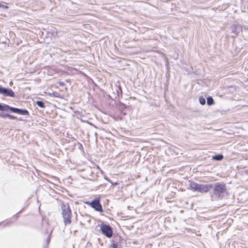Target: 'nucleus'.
Returning <instances> with one entry per match:
<instances>
[{"label":"nucleus","instance_id":"20","mask_svg":"<svg viewBox=\"0 0 248 248\" xmlns=\"http://www.w3.org/2000/svg\"><path fill=\"white\" fill-rule=\"evenodd\" d=\"M119 106V108L122 109L125 108H126V105L123 103H120Z\"/></svg>","mask_w":248,"mask_h":248},{"label":"nucleus","instance_id":"18","mask_svg":"<svg viewBox=\"0 0 248 248\" xmlns=\"http://www.w3.org/2000/svg\"><path fill=\"white\" fill-rule=\"evenodd\" d=\"M9 114L5 113L3 112L0 113V117L2 118H8Z\"/></svg>","mask_w":248,"mask_h":248},{"label":"nucleus","instance_id":"15","mask_svg":"<svg viewBox=\"0 0 248 248\" xmlns=\"http://www.w3.org/2000/svg\"><path fill=\"white\" fill-rule=\"evenodd\" d=\"M8 105L3 103H0V111H7Z\"/></svg>","mask_w":248,"mask_h":248},{"label":"nucleus","instance_id":"26","mask_svg":"<svg viewBox=\"0 0 248 248\" xmlns=\"http://www.w3.org/2000/svg\"><path fill=\"white\" fill-rule=\"evenodd\" d=\"M108 98H111V96L109 95H108Z\"/></svg>","mask_w":248,"mask_h":248},{"label":"nucleus","instance_id":"21","mask_svg":"<svg viewBox=\"0 0 248 248\" xmlns=\"http://www.w3.org/2000/svg\"><path fill=\"white\" fill-rule=\"evenodd\" d=\"M0 7L3 8L4 9H8L9 7L6 5L2 4L1 2H0Z\"/></svg>","mask_w":248,"mask_h":248},{"label":"nucleus","instance_id":"9","mask_svg":"<svg viewBox=\"0 0 248 248\" xmlns=\"http://www.w3.org/2000/svg\"><path fill=\"white\" fill-rule=\"evenodd\" d=\"M232 32L237 35L242 30V26L239 24H232L231 26Z\"/></svg>","mask_w":248,"mask_h":248},{"label":"nucleus","instance_id":"6","mask_svg":"<svg viewBox=\"0 0 248 248\" xmlns=\"http://www.w3.org/2000/svg\"><path fill=\"white\" fill-rule=\"evenodd\" d=\"M8 110H10L12 112L17 113L21 115L29 116L30 115L29 111L25 108H14L9 105L7 106V111Z\"/></svg>","mask_w":248,"mask_h":248},{"label":"nucleus","instance_id":"14","mask_svg":"<svg viewBox=\"0 0 248 248\" xmlns=\"http://www.w3.org/2000/svg\"><path fill=\"white\" fill-rule=\"evenodd\" d=\"M48 94L50 96H53V97L59 98H61V94L56 92H53L52 93H49Z\"/></svg>","mask_w":248,"mask_h":248},{"label":"nucleus","instance_id":"11","mask_svg":"<svg viewBox=\"0 0 248 248\" xmlns=\"http://www.w3.org/2000/svg\"><path fill=\"white\" fill-rule=\"evenodd\" d=\"M45 227L46 228V231H45V233L46 234L49 233V235L47 237V239H46V245L48 246V244H49V242L50 241V235H51V233L52 232V231H51L50 232H49V231L48 230V229H47V227H48V224H46L43 225V227Z\"/></svg>","mask_w":248,"mask_h":248},{"label":"nucleus","instance_id":"12","mask_svg":"<svg viewBox=\"0 0 248 248\" xmlns=\"http://www.w3.org/2000/svg\"><path fill=\"white\" fill-rule=\"evenodd\" d=\"M223 158V155L222 154H217L212 156V159L214 160L220 161Z\"/></svg>","mask_w":248,"mask_h":248},{"label":"nucleus","instance_id":"10","mask_svg":"<svg viewBox=\"0 0 248 248\" xmlns=\"http://www.w3.org/2000/svg\"><path fill=\"white\" fill-rule=\"evenodd\" d=\"M114 87L115 92H114V93L117 94V96L115 98H118V99H119L120 97L122 96L123 93L120 84H116Z\"/></svg>","mask_w":248,"mask_h":248},{"label":"nucleus","instance_id":"4","mask_svg":"<svg viewBox=\"0 0 248 248\" xmlns=\"http://www.w3.org/2000/svg\"><path fill=\"white\" fill-rule=\"evenodd\" d=\"M86 203L90 205L96 211L99 212H103L102 206L100 203V198H96L93 200L91 202H87Z\"/></svg>","mask_w":248,"mask_h":248},{"label":"nucleus","instance_id":"2","mask_svg":"<svg viewBox=\"0 0 248 248\" xmlns=\"http://www.w3.org/2000/svg\"><path fill=\"white\" fill-rule=\"evenodd\" d=\"M62 216L65 226L71 223L72 211L68 203L62 202L61 205Z\"/></svg>","mask_w":248,"mask_h":248},{"label":"nucleus","instance_id":"19","mask_svg":"<svg viewBox=\"0 0 248 248\" xmlns=\"http://www.w3.org/2000/svg\"><path fill=\"white\" fill-rule=\"evenodd\" d=\"M8 118L11 120H16L17 117L9 114Z\"/></svg>","mask_w":248,"mask_h":248},{"label":"nucleus","instance_id":"24","mask_svg":"<svg viewBox=\"0 0 248 248\" xmlns=\"http://www.w3.org/2000/svg\"><path fill=\"white\" fill-rule=\"evenodd\" d=\"M243 29L244 30H248V26L245 25L242 26V30Z\"/></svg>","mask_w":248,"mask_h":248},{"label":"nucleus","instance_id":"25","mask_svg":"<svg viewBox=\"0 0 248 248\" xmlns=\"http://www.w3.org/2000/svg\"><path fill=\"white\" fill-rule=\"evenodd\" d=\"M17 120L19 121H23V120L22 118H17Z\"/></svg>","mask_w":248,"mask_h":248},{"label":"nucleus","instance_id":"28","mask_svg":"<svg viewBox=\"0 0 248 248\" xmlns=\"http://www.w3.org/2000/svg\"><path fill=\"white\" fill-rule=\"evenodd\" d=\"M22 210H20V211L18 213H21V211H22Z\"/></svg>","mask_w":248,"mask_h":248},{"label":"nucleus","instance_id":"13","mask_svg":"<svg viewBox=\"0 0 248 248\" xmlns=\"http://www.w3.org/2000/svg\"><path fill=\"white\" fill-rule=\"evenodd\" d=\"M207 104L208 106H211L214 104V101L212 97L208 96L207 98Z\"/></svg>","mask_w":248,"mask_h":248},{"label":"nucleus","instance_id":"5","mask_svg":"<svg viewBox=\"0 0 248 248\" xmlns=\"http://www.w3.org/2000/svg\"><path fill=\"white\" fill-rule=\"evenodd\" d=\"M100 230L103 234L108 238H110L112 236L113 231L112 228L107 224H102L100 225Z\"/></svg>","mask_w":248,"mask_h":248},{"label":"nucleus","instance_id":"8","mask_svg":"<svg viewBox=\"0 0 248 248\" xmlns=\"http://www.w3.org/2000/svg\"><path fill=\"white\" fill-rule=\"evenodd\" d=\"M121 237L119 235L114 236L111 240L110 248H122L120 243Z\"/></svg>","mask_w":248,"mask_h":248},{"label":"nucleus","instance_id":"30","mask_svg":"<svg viewBox=\"0 0 248 248\" xmlns=\"http://www.w3.org/2000/svg\"><path fill=\"white\" fill-rule=\"evenodd\" d=\"M247 9H248V11H247V12L248 13V7H247Z\"/></svg>","mask_w":248,"mask_h":248},{"label":"nucleus","instance_id":"22","mask_svg":"<svg viewBox=\"0 0 248 248\" xmlns=\"http://www.w3.org/2000/svg\"><path fill=\"white\" fill-rule=\"evenodd\" d=\"M58 84L60 86H64L65 85V83L62 82V81H59L58 82Z\"/></svg>","mask_w":248,"mask_h":248},{"label":"nucleus","instance_id":"1","mask_svg":"<svg viewBox=\"0 0 248 248\" xmlns=\"http://www.w3.org/2000/svg\"><path fill=\"white\" fill-rule=\"evenodd\" d=\"M214 192L211 195L212 200L221 199L227 192L226 186L222 183H216L213 186Z\"/></svg>","mask_w":248,"mask_h":248},{"label":"nucleus","instance_id":"17","mask_svg":"<svg viewBox=\"0 0 248 248\" xmlns=\"http://www.w3.org/2000/svg\"><path fill=\"white\" fill-rule=\"evenodd\" d=\"M199 102L202 105H204L206 103L205 99L203 96H201L199 98Z\"/></svg>","mask_w":248,"mask_h":248},{"label":"nucleus","instance_id":"23","mask_svg":"<svg viewBox=\"0 0 248 248\" xmlns=\"http://www.w3.org/2000/svg\"><path fill=\"white\" fill-rule=\"evenodd\" d=\"M104 178L107 181H108V182H109V183H111V181L109 180V179L108 178V177L106 175H104Z\"/></svg>","mask_w":248,"mask_h":248},{"label":"nucleus","instance_id":"29","mask_svg":"<svg viewBox=\"0 0 248 248\" xmlns=\"http://www.w3.org/2000/svg\"><path fill=\"white\" fill-rule=\"evenodd\" d=\"M43 248H47V247L44 246Z\"/></svg>","mask_w":248,"mask_h":248},{"label":"nucleus","instance_id":"16","mask_svg":"<svg viewBox=\"0 0 248 248\" xmlns=\"http://www.w3.org/2000/svg\"><path fill=\"white\" fill-rule=\"evenodd\" d=\"M36 104L41 108H45L46 107L45 103L41 100H37L36 102Z\"/></svg>","mask_w":248,"mask_h":248},{"label":"nucleus","instance_id":"27","mask_svg":"<svg viewBox=\"0 0 248 248\" xmlns=\"http://www.w3.org/2000/svg\"><path fill=\"white\" fill-rule=\"evenodd\" d=\"M101 173H102V174H104V172H103L102 170H101Z\"/></svg>","mask_w":248,"mask_h":248},{"label":"nucleus","instance_id":"7","mask_svg":"<svg viewBox=\"0 0 248 248\" xmlns=\"http://www.w3.org/2000/svg\"><path fill=\"white\" fill-rule=\"evenodd\" d=\"M0 94L5 96L14 97L15 93L11 89L3 87L0 85Z\"/></svg>","mask_w":248,"mask_h":248},{"label":"nucleus","instance_id":"3","mask_svg":"<svg viewBox=\"0 0 248 248\" xmlns=\"http://www.w3.org/2000/svg\"><path fill=\"white\" fill-rule=\"evenodd\" d=\"M213 187L212 184H199L194 182H189L188 189L193 191L207 193Z\"/></svg>","mask_w":248,"mask_h":248}]
</instances>
